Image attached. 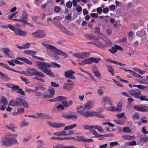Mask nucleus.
I'll use <instances>...</instances> for the list:
<instances>
[{
    "mask_svg": "<svg viewBox=\"0 0 148 148\" xmlns=\"http://www.w3.org/2000/svg\"><path fill=\"white\" fill-rule=\"evenodd\" d=\"M1 100L3 105H5L7 104L8 101L7 99L4 96H2L1 97Z\"/></svg>",
    "mask_w": 148,
    "mask_h": 148,
    "instance_id": "45",
    "label": "nucleus"
},
{
    "mask_svg": "<svg viewBox=\"0 0 148 148\" xmlns=\"http://www.w3.org/2000/svg\"><path fill=\"white\" fill-rule=\"evenodd\" d=\"M21 18L25 20H26L27 19V15L26 12L24 11L23 12L22 16Z\"/></svg>",
    "mask_w": 148,
    "mask_h": 148,
    "instance_id": "40",
    "label": "nucleus"
},
{
    "mask_svg": "<svg viewBox=\"0 0 148 148\" xmlns=\"http://www.w3.org/2000/svg\"><path fill=\"white\" fill-rule=\"evenodd\" d=\"M95 31V33L97 35L100 34L101 35L102 34L100 33V29L98 27H95L94 28Z\"/></svg>",
    "mask_w": 148,
    "mask_h": 148,
    "instance_id": "38",
    "label": "nucleus"
},
{
    "mask_svg": "<svg viewBox=\"0 0 148 148\" xmlns=\"http://www.w3.org/2000/svg\"><path fill=\"white\" fill-rule=\"evenodd\" d=\"M17 137L16 134H13L2 137L1 141L2 145L8 147L17 144L18 142L16 140Z\"/></svg>",
    "mask_w": 148,
    "mask_h": 148,
    "instance_id": "2",
    "label": "nucleus"
},
{
    "mask_svg": "<svg viewBox=\"0 0 148 148\" xmlns=\"http://www.w3.org/2000/svg\"><path fill=\"white\" fill-rule=\"evenodd\" d=\"M53 135L58 136H66V132L64 131H63L61 132H55L53 133Z\"/></svg>",
    "mask_w": 148,
    "mask_h": 148,
    "instance_id": "29",
    "label": "nucleus"
},
{
    "mask_svg": "<svg viewBox=\"0 0 148 148\" xmlns=\"http://www.w3.org/2000/svg\"><path fill=\"white\" fill-rule=\"evenodd\" d=\"M93 128L97 129L99 132H102L103 131V129L101 128V127L97 125H94Z\"/></svg>",
    "mask_w": 148,
    "mask_h": 148,
    "instance_id": "49",
    "label": "nucleus"
},
{
    "mask_svg": "<svg viewBox=\"0 0 148 148\" xmlns=\"http://www.w3.org/2000/svg\"><path fill=\"white\" fill-rule=\"evenodd\" d=\"M133 108L134 110L140 112H145L148 110L147 107L138 105H135Z\"/></svg>",
    "mask_w": 148,
    "mask_h": 148,
    "instance_id": "11",
    "label": "nucleus"
},
{
    "mask_svg": "<svg viewBox=\"0 0 148 148\" xmlns=\"http://www.w3.org/2000/svg\"><path fill=\"white\" fill-rule=\"evenodd\" d=\"M1 76L4 79L6 80H9L10 79V78L9 77L6 75L4 74L3 73H2V75Z\"/></svg>",
    "mask_w": 148,
    "mask_h": 148,
    "instance_id": "53",
    "label": "nucleus"
},
{
    "mask_svg": "<svg viewBox=\"0 0 148 148\" xmlns=\"http://www.w3.org/2000/svg\"><path fill=\"white\" fill-rule=\"evenodd\" d=\"M8 126H6V127L8 129L12 130V131H14V129L16 128V127L14 126V125L12 124H10Z\"/></svg>",
    "mask_w": 148,
    "mask_h": 148,
    "instance_id": "33",
    "label": "nucleus"
},
{
    "mask_svg": "<svg viewBox=\"0 0 148 148\" xmlns=\"http://www.w3.org/2000/svg\"><path fill=\"white\" fill-rule=\"evenodd\" d=\"M92 62H94L95 63H97L100 60V59L99 58H92Z\"/></svg>",
    "mask_w": 148,
    "mask_h": 148,
    "instance_id": "51",
    "label": "nucleus"
},
{
    "mask_svg": "<svg viewBox=\"0 0 148 148\" xmlns=\"http://www.w3.org/2000/svg\"><path fill=\"white\" fill-rule=\"evenodd\" d=\"M74 84V82H71V83H66L64 84L63 86V88L66 89H70L71 86H73Z\"/></svg>",
    "mask_w": 148,
    "mask_h": 148,
    "instance_id": "23",
    "label": "nucleus"
},
{
    "mask_svg": "<svg viewBox=\"0 0 148 148\" xmlns=\"http://www.w3.org/2000/svg\"><path fill=\"white\" fill-rule=\"evenodd\" d=\"M106 67L108 68V71L111 73L112 75L114 76V71L112 66L110 65H107Z\"/></svg>",
    "mask_w": 148,
    "mask_h": 148,
    "instance_id": "30",
    "label": "nucleus"
},
{
    "mask_svg": "<svg viewBox=\"0 0 148 148\" xmlns=\"http://www.w3.org/2000/svg\"><path fill=\"white\" fill-rule=\"evenodd\" d=\"M28 125V122L25 120H24L22 121L20 124V126L21 127H23L24 126H27Z\"/></svg>",
    "mask_w": 148,
    "mask_h": 148,
    "instance_id": "46",
    "label": "nucleus"
},
{
    "mask_svg": "<svg viewBox=\"0 0 148 148\" xmlns=\"http://www.w3.org/2000/svg\"><path fill=\"white\" fill-rule=\"evenodd\" d=\"M19 101L20 98H17L15 100H12L9 102L8 105L12 106H16L18 105L19 106V104H20Z\"/></svg>",
    "mask_w": 148,
    "mask_h": 148,
    "instance_id": "18",
    "label": "nucleus"
},
{
    "mask_svg": "<svg viewBox=\"0 0 148 148\" xmlns=\"http://www.w3.org/2000/svg\"><path fill=\"white\" fill-rule=\"evenodd\" d=\"M0 66H2L3 67L5 68L6 69H7L10 70L12 71L18 72V73H20L19 71L15 70L9 67L8 66V65L6 64H5L3 63L0 62Z\"/></svg>",
    "mask_w": 148,
    "mask_h": 148,
    "instance_id": "25",
    "label": "nucleus"
},
{
    "mask_svg": "<svg viewBox=\"0 0 148 148\" xmlns=\"http://www.w3.org/2000/svg\"><path fill=\"white\" fill-rule=\"evenodd\" d=\"M92 133L94 135L96 136L97 137H101L103 138V135L99 134L97 132L95 131L94 130H92Z\"/></svg>",
    "mask_w": 148,
    "mask_h": 148,
    "instance_id": "47",
    "label": "nucleus"
},
{
    "mask_svg": "<svg viewBox=\"0 0 148 148\" xmlns=\"http://www.w3.org/2000/svg\"><path fill=\"white\" fill-rule=\"evenodd\" d=\"M42 45L47 49V53L49 56H51L52 55L51 51L55 54L60 55L65 58L68 57V55L65 52L62 51L56 48L55 46L50 44L42 43Z\"/></svg>",
    "mask_w": 148,
    "mask_h": 148,
    "instance_id": "1",
    "label": "nucleus"
},
{
    "mask_svg": "<svg viewBox=\"0 0 148 148\" xmlns=\"http://www.w3.org/2000/svg\"><path fill=\"white\" fill-rule=\"evenodd\" d=\"M139 83L141 84H147V81L146 80L143 79L141 80L140 79H137L136 80Z\"/></svg>",
    "mask_w": 148,
    "mask_h": 148,
    "instance_id": "50",
    "label": "nucleus"
},
{
    "mask_svg": "<svg viewBox=\"0 0 148 148\" xmlns=\"http://www.w3.org/2000/svg\"><path fill=\"white\" fill-rule=\"evenodd\" d=\"M16 59L18 60H20L21 61H23L25 63H26L29 64L31 65L32 64V62L31 61H30V60H28V59L24 58H16Z\"/></svg>",
    "mask_w": 148,
    "mask_h": 148,
    "instance_id": "24",
    "label": "nucleus"
},
{
    "mask_svg": "<svg viewBox=\"0 0 148 148\" xmlns=\"http://www.w3.org/2000/svg\"><path fill=\"white\" fill-rule=\"evenodd\" d=\"M147 29H143L140 32H137V35L140 37L142 38H145L147 36Z\"/></svg>",
    "mask_w": 148,
    "mask_h": 148,
    "instance_id": "17",
    "label": "nucleus"
},
{
    "mask_svg": "<svg viewBox=\"0 0 148 148\" xmlns=\"http://www.w3.org/2000/svg\"><path fill=\"white\" fill-rule=\"evenodd\" d=\"M54 11L57 13L59 12L60 10V8L58 6H55L54 8Z\"/></svg>",
    "mask_w": 148,
    "mask_h": 148,
    "instance_id": "62",
    "label": "nucleus"
},
{
    "mask_svg": "<svg viewBox=\"0 0 148 148\" xmlns=\"http://www.w3.org/2000/svg\"><path fill=\"white\" fill-rule=\"evenodd\" d=\"M94 104V103L93 101L91 100H89L84 104L83 108L84 109L87 108L89 110L90 109L92 108Z\"/></svg>",
    "mask_w": 148,
    "mask_h": 148,
    "instance_id": "15",
    "label": "nucleus"
},
{
    "mask_svg": "<svg viewBox=\"0 0 148 148\" xmlns=\"http://www.w3.org/2000/svg\"><path fill=\"white\" fill-rule=\"evenodd\" d=\"M129 97L127 99V103H132V102L134 101V99L130 95V97Z\"/></svg>",
    "mask_w": 148,
    "mask_h": 148,
    "instance_id": "63",
    "label": "nucleus"
},
{
    "mask_svg": "<svg viewBox=\"0 0 148 148\" xmlns=\"http://www.w3.org/2000/svg\"><path fill=\"white\" fill-rule=\"evenodd\" d=\"M84 36L86 38L88 39H90L92 40H99L98 38L96 36L91 34H84Z\"/></svg>",
    "mask_w": 148,
    "mask_h": 148,
    "instance_id": "20",
    "label": "nucleus"
},
{
    "mask_svg": "<svg viewBox=\"0 0 148 148\" xmlns=\"http://www.w3.org/2000/svg\"><path fill=\"white\" fill-rule=\"evenodd\" d=\"M24 109L22 107L19 108L17 110V112L18 113H23L24 112Z\"/></svg>",
    "mask_w": 148,
    "mask_h": 148,
    "instance_id": "60",
    "label": "nucleus"
},
{
    "mask_svg": "<svg viewBox=\"0 0 148 148\" xmlns=\"http://www.w3.org/2000/svg\"><path fill=\"white\" fill-rule=\"evenodd\" d=\"M75 72L72 70H69L64 72V76L66 78L72 79H75V77L73 75Z\"/></svg>",
    "mask_w": 148,
    "mask_h": 148,
    "instance_id": "10",
    "label": "nucleus"
},
{
    "mask_svg": "<svg viewBox=\"0 0 148 148\" xmlns=\"http://www.w3.org/2000/svg\"><path fill=\"white\" fill-rule=\"evenodd\" d=\"M92 70L94 73H95L99 71V70L97 68V67L95 66H94L92 67Z\"/></svg>",
    "mask_w": 148,
    "mask_h": 148,
    "instance_id": "54",
    "label": "nucleus"
},
{
    "mask_svg": "<svg viewBox=\"0 0 148 148\" xmlns=\"http://www.w3.org/2000/svg\"><path fill=\"white\" fill-rule=\"evenodd\" d=\"M123 138L125 140H131L132 139H134L135 138L134 135L130 136L126 134H125L123 136Z\"/></svg>",
    "mask_w": 148,
    "mask_h": 148,
    "instance_id": "28",
    "label": "nucleus"
},
{
    "mask_svg": "<svg viewBox=\"0 0 148 148\" xmlns=\"http://www.w3.org/2000/svg\"><path fill=\"white\" fill-rule=\"evenodd\" d=\"M48 91L50 93H46L43 95V97L45 99H50L53 98L55 93V90L52 88H49L48 89Z\"/></svg>",
    "mask_w": 148,
    "mask_h": 148,
    "instance_id": "9",
    "label": "nucleus"
},
{
    "mask_svg": "<svg viewBox=\"0 0 148 148\" xmlns=\"http://www.w3.org/2000/svg\"><path fill=\"white\" fill-rule=\"evenodd\" d=\"M97 47L101 48L104 47V45L101 43H99L98 42L95 43L94 44Z\"/></svg>",
    "mask_w": 148,
    "mask_h": 148,
    "instance_id": "52",
    "label": "nucleus"
},
{
    "mask_svg": "<svg viewBox=\"0 0 148 148\" xmlns=\"http://www.w3.org/2000/svg\"><path fill=\"white\" fill-rule=\"evenodd\" d=\"M52 23L54 24L55 25L62 30L63 32L65 33L67 35L70 36H73V34L71 33L70 31L67 30L66 29L64 26L60 22H56L53 21Z\"/></svg>",
    "mask_w": 148,
    "mask_h": 148,
    "instance_id": "5",
    "label": "nucleus"
},
{
    "mask_svg": "<svg viewBox=\"0 0 148 148\" xmlns=\"http://www.w3.org/2000/svg\"><path fill=\"white\" fill-rule=\"evenodd\" d=\"M92 58H90L85 60H84L85 64H90L92 63Z\"/></svg>",
    "mask_w": 148,
    "mask_h": 148,
    "instance_id": "42",
    "label": "nucleus"
},
{
    "mask_svg": "<svg viewBox=\"0 0 148 148\" xmlns=\"http://www.w3.org/2000/svg\"><path fill=\"white\" fill-rule=\"evenodd\" d=\"M102 88H104V87L103 86H101L97 89V92L99 95H101L104 93L103 90L102 89Z\"/></svg>",
    "mask_w": 148,
    "mask_h": 148,
    "instance_id": "32",
    "label": "nucleus"
},
{
    "mask_svg": "<svg viewBox=\"0 0 148 148\" xmlns=\"http://www.w3.org/2000/svg\"><path fill=\"white\" fill-rule=\"evenodd\" d=\"M72 55L79 59H83L82 52L73 53L72 54Z\"/></svg>",
    "mask_w": 148,
    "mask_h": 148,
    "instance_id": "31",
    "label": "nucleus"
},
{
    "mask_svg": "<svg viewBox=\"0 0 148 148\" xmlns=\"http://www.w3.org/2000/svg\"><path fill=\"white\" fill-rule=\"evenodd\" d=\"M56 102L60 101L62 100H64L66 99V98L64 96H58L56 97Z\"/></svg>",
    "mask_w": 148,
    "mask_h": 148,
    "instance_id": "37",
    "label": "nucleus"
},
{
    "mask_svg": "<svg viewBox=\"0 0 148 148\" xmlns=\"http://www.w3.org/2000/svg\"><path fill=\"white\" fill-rule=\"evenodd\" d=\"M148 139V138L145 135H142L140 136V140L142 142H146Z\"/></svg>",
    "mask_w": 148,
    "mask_h": 148,
    "instance_id": "34",
    "label": "nucleus"
},
{
    "mask_svg": "<svg viewBox=\"0 0 148 148\" xmlns=\"http://www.w3.org/2000/svg\"><path fill=\"white\" fill-rule=\"evenodd\" d=\"M125 114L124 112H122L119 114H116V116L119 118H122L124 116Z\"/></svg>",
    "mask_w": 148,
    "mask_h": 148,
    "instance_id": "55",
    "label": "nucleus"
},
{
    "mask_svg": "<svg viewBox=\"0 0 148 148\" xmlns=\"http://www.w3.org/2000/svg\"><path fill=\"white\" fill-rule=\"evenodd\" d=\"M89 116H96L97 112L95 111H89Z\"/></svg>",
    "mask_w": 148,
    "mask_h": 148,
    "instance_id": "48",
    "label": "nucleus"
},
{
    "mask_svg": "<svg viewBox=\"0 0 148 148\" xmlns=\"http://www.w3.org/2000/svg\"><path fill=\"white\" fill-rule=\"evenodd\" d=\"M72 5V3L70 1L67 2L66 4V6L69 8H71Z\"/></svg>",
    "mask_w": 148,
    "mask_h": 148,
    "instance_id": "58",
    "label": "nucleus"
},
{
    "mask_svg": "<svg viewBox=\"0 0 148 148\" xmlns=\"http://www.w3.org/2000/svg\"><path fill=\"white\" fill-rule=\"evenodd\" d=\"M132 118L134 120H138L139 119V115L138 113H135L132 116Z\"/></svg>",
    "mask_w": 148,
    "mask_h": 148,
    "instance_id": "43",
    "label": "nucleus"
},
{
    "mask_svg": "<svg viewBox=\"0 0 148 148\" xmlns=\"http://www.w3.org/2000/svg\"><path fill=\"white\" fill-rule=\"evenodd\" d=\"M2 51L6 56L11 58H14V55L13 53L8 48H3L2 49Z\"/></svg>",
    "mask_w": 148,
    "mask_h": 148,
    "instance_id": "12",
    "label": "nucleus"
},
{
    "mask_svg": "<svg viewBox=\"0 0 148 148\" xmlns=\"http://www.w3.org/2000/svg\"><path fill=\"white\" fill-rule=\"evenodd\" d=\"M19 106H23L25 108H27L28 107L29 105L24 100L20 98Z\"/></svg>",
    "mask_w": 148,
    "mask_h": 148,
    "instance_id": "21",
    "label": "nucleus"
},
{
    "mask_svg": "<svg viewBox=\"0 0 148 148\" xmlns=\"http://www.w3.org/2000/svg\"><path fill=\"white\" fill-rule=\"evenodd\" d=\"M1 27L3 28L6 29L8 27L10 30H12L14 32V34L16 35L21 36H25L27 34L26 31H22L21 29V25L18 23L16 24L14 26H13L10 24L6 25H2Z\"/></svg>",
    "mask_w": 148,
    "mask_h": 148,
    "instance_id": "3",
    "label": "nucleus"
},
{
    "mask_svg": "<svg viewBox=\"0 0 148 148\" xmlns=\"http://www.w3.org/2000/svg\"><path fill=\"white\" fill-rule=\"evenodd\" d=\"M23 53L31 56L32 57V56H34V55L36 54V52L35 51L30 50H26L24 51Z\"/></svg>",
    "mask_w": 148,
    "mask_h": 148,
    "instance_id": "26",
    "label": "nucleus"
},
{
    "mask_svg": "<svg viewBox=\"0 0 148 148\" xmlns=\"http://www.w3.org/2000/svg\"><path fill=\"white\" fill-rule=\"evenodd\" d=\"M42 71L46 74L47 75L52 77H54L55 75L50 70L48 69L47 68L46 69H44V70H42Z\"/></svg>",
    "mask_w": 148,
    "mask_h": 148,
    "instance_id": "22",
    "label": "nucleus"
},
{
    "mask_svg": "<svg viewBox=\"0 0 148 148\" xmlns=\"http://www.w3.org/2000/svg\"><path fill=\"white\" fill-rule=\"evenodd\" d=\"M32 36L35 38H43L46 35L45 33L42 30H37L36 32L32 33Z\"/></svg>",
    "mask_w": 148,
    "mask_h": 148,
    "instance_id": "8",
    "label": "nucleus"
},
{
    "mask_svg": "<svg viewBox=\"0 0 148 148\" xmlns=\"http://www.w3.org/2000/svg\"><path fill=\"white\" fill-rule=\"evenodd\" d=\"M36 66L42 71L44 69L49 68L51 67L49 63L37 61L36 62Z\"/></svg>",
    "mask_w": 148,
    "mask_h": 148,
    "instance_id": "7",
    "label": "nucleus"
},
{
    "mask_svg": "<svg viewBox=\"0 0 148 148\" xmlns=\"http://www.w3.org/2000/svg\"><path fill=\"white\" fill-rule=\"evenodd\" d=\"M49 64L51 65V67L52 66L53 67H60L61 66L60 65L55 62H51Z\"/></svg>",
    "mask_w": 148,
    "mask_h": 148,
    "instance_id": "36",
    "label": "nucleus"
},
{
    "mask_svg": "<svg viewBox=\"0 0 148 148\" xmlns=\"http://www.w3.org/2000/svg\"><path fill=\"white\" fill-rule=\"evenodd\" d=\"M83 59H84L89 57L90 55V53L88 52H82Z\"/></svg>",
    "mask_w": 148,
    "mask_h": 148,
    "instance_id": "41",
    "label": "nucleus"
},
{
    "mask_svg": "<svg viewBox=\"0 0 148 148\" xmlns=\"http://www.w3.org/2000/svg\"><path fill=\"white\" fill-rule=\"evenodd\" d=\"M95 76L97 77L99 79H101V76L100 73L99 71L94 73Z\"/></svg>",
    "mask_w": 148,
    "mask_h": 148,
    "instance_id": "57",
    "label": "nucleus"
},
{
    "mask_svg": "<svg viewBox=\"0 0 148 148\" xmlns=\"http://www.w3.org/2000/svg\"><path fill=\"white\" fill-rule=\"evenodd\" d=\"M103 101L106 103H107L110 105H111V100L110 98L108 97H103L102 98Z\"/></svg>",
    "mask_w": 148,
    "mask_h": 148,
    "instance_id": "27",
    "label": "nucleus"
},
{
    "mask_svg": "<svg viewBox=\"0 0 148 148\" xmlns=\"http://www.w3.org/2000/svg\"><path fill=\"white\" fill-rule=\"evenodd\" d=\"M123 130L124 132L128 133H130L132 132L131 129L128 127H124L123 128Z\"/></svg>",
    "mask_w": 148,
    "mask_h": 148,
    "instance_id": "35",
    "label": "nucleus"
},
{
    "mask_svg": "<svg viewBox=\"0 0 148 148\" xmlns=\"http://www.w3.org/2000/svg\"><path fill=\"white\" fill-rule=\"evenodd\" d=\"M48 124L51 127L55 128H59L65 126V125L61 123H51L49 122H48Z\"/></svg>",
    "mask_w": 148,
    "mask_h": 148,
    "instance_id": "14",
    "label": "nucleus"
},
{
    "mask_svg": "<svg viewBox=\"0 0 148 148\" xmlns=\"http://www.w3.org/2000/svg\"><path fill=\"white\" fill-rule=\"evenodd\" d=\"M77 140L78 141H81L85 143H89L93 142V140L91 139H86L84 136H77Z\"/></svg>",
    "mask_w": 148,
    "mask_h": 148,
    "instance_id": "13",
    "label": "nucleus"
},
{
    "mask_svg": "<svg viewBox=\"0 0 148 148\" xmlns=\"http://www.w3.org/2000/svg\"><path fill=\"white\" fill-rule=\"evenodd\" d=\"M112 80L114 81V82L118 86H120L122 87H123V86L119 82L115 80L114 79H112Z\"/></svg>",
    "mask_w": 148,
    "mask_h": 148,
    "instance_id": "59",
    "label": "nucleus"
},
{
    "mask_svg": "<svg viewBox=\"0 0 148 148\" xmlns=\"http://www.w3.org/2000/svg\"><path fill=\"white\" fill-rule=\"evenodd\" d=\"M85 111L84 110H77V113H78L80 115H82L83 116Z\"/></svg>",
    "mask_w": 148,
    "mask_h": 148,
    "instance_id": "64",
    "label": "nucleus"
},
{
    "mask_svg": "<svg viewBox=\"0 0 148 148\" xmlns=\"http://www.w3.org/2000/svg\"><path fill=\"white\" fill-rule=\"evenodd\" d=\"M23 74L26 76H32L33 75H36L43 77H45V75L42 72H39L34 69H31L30 71L23 72Z\"/></svg>",
    "mask_w": 148,
    "mask_h": 148,
    "instance_id": "4",
    "label": "nucleus"
},
{
    "mask_svg": "<svg viewBox=\"0 0 148 148\" xmlns=\"http://www.w3.org/2000/svg\"><path fill=\"white\" fill-rule=\"evenodd\" d=\"M122 104L121 103L119 102L117 105V106L116 108V111L120 112L121 110V108Z\"/></svg>",
    "mask_w": 148,
    "mask_h": 148,
    "instance_id": "39",
    "label": "nucleus"
},
{
    "mask_svg": "<svg viewBox=\"0 0 148 148\" xmlns=\"http://www.w3.org/2000/svg\"><path fill=\"white\" fill-rule=\"evenodd\" d=\"M128 92L130 95L137 99H139L140 96L141 95V91L137 89L129 90Z\"/></svg>",
    "mask_w": 148,
    "mask_h": 148,
    "instance_id": "6",
    "label": "nucleus"
},
{
    "mask_svg": "<svg viewBox=\"0 0 148 148\" xmlns=\"http://www.w3.org/2000/svg\"><path fill=\"white\" fill-rule=\"evenodd\" d=\"M36 114L38 116V119L40 118L42 119H51V117L45 113L38 112L36 113Z\"/></svg>",
    "mask_w": 148,
    "mask_h": 148,
    "instance_id": "16",
    "label": "nucleus"
},
{
    "mask_svg": "<svg viewBox=\"0 0 148 148\" xmlns=\"http://www.w3.org/2000/svg\"><path fill=\"white\" fill-rule=\"evenodd\" d=\"M119 49H122L121 47L118 45H115L114 47H112L111 49H109V51L112 54H114L117 52V50Z\"/></svg>",
    "mask_w": 148,
    "mask_h": 148,
    "instance_id": "19",
    "label": "nucleus"
},
{
    "mask_svg": "<svg viewBox=\"0 0 148 148\" xmlns=\"http://www.w3.org/2000/svg\"><path fill=\"white\" fill-rule=\"evenodd\" d=\"M93 126H90L89 125H83V126L84 127V128L85 130H91L92 129V128L93 127Z\"/></svg>",
    "mask_w": 148,
    "mask_h": 148,
    "instance_id": "44",
    "label": "nucleus"
},
{
    "mask_svg": "<svg viewBox=\"0 0 148 148\" xmlns=\"http://www.w3.org/2000/svg\"><path fill=\"white\" fill-rule=\"evenodd\" d=\"M134 51L132 50L130 52H127L126 53V55H127L128 57H130L131 56L134 55Z\"/></svg>",
    "mask_w": 148,
    "mask_h": 148,
    "instance_id": "61",
    "label": "nucleus"
},
{
    "mask_svg": "<svg viewBox=\"0 0 148 148\" xmlns=\"http://www.w3.org/2000/svg\"><path fill=\"white\" fill-rule=\"evenodd\" d=\"M12 61L14 62L15 63L17 64H23V62H20L19 61L17 60H11Z\"/></svg>",
    "mask_w": 148,
    "mask_h": 148,
    "instance_id": "56",
    "label": "nucleus"
}]
</instances>
